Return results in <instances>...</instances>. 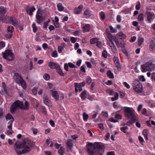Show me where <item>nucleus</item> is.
<instances>
[{"label":"nucleus","mask_w":155,"mask_h":155,"mask_svg":"<svg viewBox=\"0 0 155 155\" xmlns=\"http://www.w3.org/2000/svg\"><path fill=\"white\" fill-rule=\"evenodd\" d=\"M123 85L125 86V87H126L127 88L129 89L130 88V87L129 85L126 82H124L123 83Z\"/></svg>","instance_id":"5fc2aeb1"},{"label":"nucleus","mask_w":155,"mask_h":155,"mask_svg":"<svg viewBox=\"0 0 155 155\" xmlns=\"http://www.w3.org/2000/svg\"><path fill=\"white\" fill-rule=\"evenodd\" d=\"M41 10L39 9L38 10L36 15V21L38 24H40L42 21L43 18L42 17Z\"/></svg>","instance_id":"9b49d317"},{"label":"nucleus","mask_w":155,"mask_h":155,"mask_svg":"<svg viewBox=\"0 0 155 155\" xmlns=\"http://www.w3.org/2000/svg\"><path fill=\"white\" fill-rule=\"evenodd\" d=\"M124 113L125 117L128 119H137L135 112L132 108L125 107Z\"/></svg>","instance_id":"20e7f679"},{"label":"nucleus","mask_w":155,"mask_h":155,"mask_svg":"<svg viewBox=\"0 0 155 155\" xmlns=\"http://www.w3.org/2000/svg\"><path fill=\"white\" fill-rule=\"evenodd\" d=\"M32 27L33 28V31L34 32H36L37 30V27L36 26L35 24V23H33L32 25Z\"/></svg>","instance_id":"c03bdc74"},{"label":"nucleus","mask_w":155,"mask_h":155,"mask_svg":"<svg viewBox=\"0 0 155 155\" xmlns=\"http://www.w3.org/2000/svg\"><path fill=\"white\" fill-rule=\"evenodd\" d=\"M6 9L5 8H4V7H1L0 8V15H3L6 13Z\"/></svg>","instance_id":"a878e982"},{"label":"nucleus","mask_w":155,"mask_h":155,"mask_svg":"<svg viewBox=\"0 0 155 155\" xmlns=\"http://www.w3.org/2000/svg\"><path fill=\"white\" fill-rule=\"evenodd\" d=\"M138 140L140 143L141 144L143 143V142L144 141V140L143 138L140 136H139L138 137Z\"/></svg>","instance_id":"680f3d73"},{"label":"nucleus","mask_w":155,"mask_h":155,"mask_svg":"<svg viewBox=\"0 0 155 155\" xmlns=\"http://www.w3.org/2000/svg\"><path fill=\"white\" fill-rule=\"evenodd\" d=\"M83 116L84 120L85 121H87L89 117L88 114L84 112L83 114Z\"/></svg>","instance_id":"473e14b6"},{"label":"nucleus","mask_w":155,"mask_h":155,"mask_svg":"<svg viewBox=\"0 0 155 155\" xmlns=\"http://www.w3.org/2000/svg\"><path fill=\"white\" fill-rule=\"evenodd\" d=\"M37 88L36 87L34 88L32 91V93L33 94L35 95H36L37 94Z\"/></svg>","instance_id":"69168bd1"},{"label":"nucleus","mask_w":155,"mask_h":155,"mask_svg":"<svg viewBox=\"0 0 155 155\" xmlns=\"http://www.w3.org/2000/svg\"><path fill=\"white\" fill-rule=\"evenodd\" d=\"M155 47V44L153 42V41L152 40L150 42L149 45V49L150 51H152Z\"/></svg>","instance_id":"393cba45"},{"label":"nucleus","mask_w":155,"mask_h":155,"mask_svg":"<svg viewBox=\"0 0 155 155\" xmlns=\"http://www.w3.org/2000/svg\"><path fill=\"white\" fill-rule=\"evenodd\" d=\"M144 41V38H140L138 40V45L139 46H140L142 43Z\"/></svg>","instance_id":"e433bc0d"},{"label":"nucleus","mask_w":155,"mask_h":155,"mask_svg":"<svg viewBox=\"0 0 155 155\" xmlns=\"http://www.w3.org/2000/svg\"><path fill=\"white\" fill-rule=\"evenodd\" d=\"M107 93L110 95H112L114 92V90L111 89H107L106 91Z\"/></svg>","instance_id":"ea45409f"},{"label":"nucleus","mask_w":155,"mask_h":155,"mask_svg":"<svg viewBox=\"0 0 155 155\" xmlns=\"http://www.w3.org/2000/svg\"><path fill=\"white\" fill-rule=\"evenodd\" d=\"M46 144L49 145L50 144V146L52 147L53 146V143L51 141L50 139H47L46 141Z\"/></svg>","instance_id":"58836bf2"},{"label":"nucleus","mask_w":155,"mask_h":155,"mask_svg":"<svg viewBox=\"0 0 155 155\" xmlns=\"http://www.w3.org/2000/svg\"><path fill=\"white\" fill-rule=\"evenodd\" d=\"M117 47H120L122 48L124 47V42H121L119 43V42L117 41Z\"/></svg>","instance_id":"2f4dec72"},{"label":"nucleus","mask_w":155,"mask_h":155,"mask_svg":"<svg viewBox=\"0 0 155 155\" xmlns=\"http://www.w3.org/2000/svg\"><path fill=\"white\" fill-rule=\"evenodd\" d=\"M121 50H122V52L124 53L125 54L126 56H128V53H127L125 48H124V47L122 48Z\"/></svg>","instance_id":"bf43d9fd"},{"label":"nucleus","mask_w":155,"mask_h":155,"mask_svg":"<svg viewBox=\"0 0 155 155\" xmlns=\"http://www.w3.org/2000/svg\"><path fill=\"white\" fill-rule=\"evenodd\" d=\"M86 148L89 155H103L104 152V146L100 142H96L94 144L88 142Z\"/></svg>","instance_id":"f257e3e1"},{"label":"nucleus","mask_w":155,"mask_h":155,"mask_svg":"<svg viewBox=\"0 0 155 155\" xmlns=\"http://www.w3.org/2000/svg\"><path fill=\"white\" fill-rule=\"evenodd\" d=\"M139 79L141 81L144 82L146 81L143 75H141L139 77Z\"/></svg>","instance_id":"603ef678"},{"label":"nucleus","mask_w":155,"mask_h":155,"mask_svg":"<svg viewBox=\"0 0 155 155\" xmlns=\"http://www.w3.org/2000/svg\"><path fill=\"white\" fill-rule=\"evenodd\" d=\"M148 130H143L142 134L146 140H148L147 135L148 134Z\"/></svg>","instance_id":"7c9ffc66"},{"label":"nucleus","mask_w":155,"mask_h":155,"mask_svg":"<svg viewBox=\"0 0 155 155\" xmlns=\"http://www.w3.org/2000/svg\"><path fill=\"white\" fill-rule=\"evenodd\" d=\"M133 89L137 92L141 93L142 91V86L138 81L134 82L133 83Z\"/></svg>","instance_id":"1a4fd4ad"},{"label":"nucleus","mask_w":155,"mask_h":155,"mask_svg":"<svg viewBox=\"0 0 155 155\" xmlns=\"http://www.w3.org/2000/svg\"><path fill=\"white\" fill-rule=\"evenodd\" d=\"M119 95L120 97L121 98H123L125 96V93L124 92L121 91H120L119 92Z\"/></svg>","instance_id":"13d9d810"},{"label":"nucleus","mask_w":155,"mask_h":155,"mask_svg":"<svg viewBox=\"0 0 155 155\" xmlns=\"http://www.w3.org/2000/svg\"><path fill=\"white\" fill-rule=\"evenodd\" d=\"M96 45L99 48H102L103 46V44L101 41H99V40H98L96 44Z\"/></svg>","instance_id":"4c0bfd02"},{"label":"nucleus","mask_w":155,"mask_h":155,"mask_svg":"<svg viewBox=\"0 0 155 155\" xmlns=\"http://www.w3.org/2000/svg\"><path fill=\"white\" fill-rule=\"evenodd\" d=\"M50 91L51 92L52 97L56 101H58L59 99V96L57 91L52 90H51Z\"/></svg>","instance_id":"2eb2a0df"},{"label":"nucleus","mask_w":155,"mask_h":155,"mask_svg":"<svg viewBox=\"0 0 155 155\" xmlns=\"http://www.w3.org/2000/svg\"><path fill=\"white\" fill-rule=\"evenodd\" d=\"M138 19L140 21H143V14H140L139 15Z\"/></svg>","instance_id":"de8ad7c7"},{"label":"nucleus","mask_w":155,"mask_h":155,"mask_svg":"<svg viewBox=\"0 0 155 155\" xmlns=\"http://www.w3.org/2000/svg\"><path fill=\"white\" fill-rule=\"evenodd\" d=\"M121 16L120 15H117V21L120 22L121 21Z\"/></svg>","instance_id":"e2e57ef3"},{"label":"nucleus","mask_w":155,"mask_h":155,"mask_svg":"<svg viewBox=\"0 0 155 155\" xmlns=\"http://www.w3.org/2000/svg\"><path fill=\"white\" fill-rule=\"evenodd\" d=\"M101 114L104 117H107L108 116V112L105 111H103L102 112Z\"/></svg>","instance_id":"09e8293b"},{"label":"nucleus","mask_w":155,"mask_h":155,"mask_svg":"<svg viewBox=\"0 0 155 155\" xmlns=\"http://www.w3.org/2000/svg\"><path fill=\"white\" fill-rule=\"evenodd\" d=\"M145 63L149 70V71H151L154 70L155 68V64H154L152 61L147 62Z\"/></svg>","instance_id":"f8f14e48"},{"label":"nucleus","mask_w":155,"mask_h":155,"mask_svg":"<svg viewBox=\"0 0 155 155\" xmlns=\"http://www.w3.org/2000/svg\"><path fill=\"white\" fill-rule=\"evenodd\" d=\"M43 100L44 103L46 105L48 104V100L46 96L45 95H44L43 97Z\"/></svg>","instance_id":"c9c22d12"},{"label":"nucleus","mask_w":155,"mask_h":155,"mask_svg":"<svg viewBox=\"0 0 155 155\" xmlns=\"http://www.w3.org/2000/svg\"><path fill=\"white\" fill-rule=\"evenodd\" d=\"M137 121V119H130V120L128 121L127 123V125L128 126L131 125L133 124L134 123L135 121Z\"/></svg>","instance_id":"cd10ccee"},{"label":"nucleus","mask_w":155,"mask_h":155,"mask_svg":"<svg viewBox=\"0 0 155 155\" xmlns=\"http://www.w3.org/2000/svg\"><path fill=\"white\" fill-rule=\"evenodd\" d=\"M14 148L17 154L20 155L29 152L32 149V144L29 141L25 139L19 144L16 142L15 143Z\"/></svg>","instance_id":"f03ea898"},{"label":"nucleus","mask_w":155,"mask_h":155,"mask_svg":"<svg viewBox=\"0 0 155 155\" xmlns=\"http://www.w3.org/2000/svg\"><path fill=\"white\" fill-rule=\"evenodd\" d=\"M63 48V47H62L61 46H59L58 47V50L59 53H61L62 52V51Z\"/></svg>","instance_id":"4d7b16f0"},{"label":"nucleus","mask_w":155,"mask_h":155,"mask_svg":"<svg viewBox=\"0 0 155 155\" xmlns=\"http://www.w3.org/2000/svg\"><path fill=\"white\" fill-rule=\"evenodd\" d=\"M81 97L82 100L85 99L86 97V91H83L81 94Z\"/></svg>","instance_id":"c756f323"},{"label":"nucleus","mask_w":155,"mask_h":155,"mask_svg":"<svg viewBox=\"0 0 155 155\" xmlns=\"http://www.w3.org/2000/svg\"><path fill=\"white\" fill-rule=\"evenodd\" d=\"M106 155H115V152L114 151H110L108 152Z\"/></svg>","instance_id":"774afa93"},{"label":"nucleus","mask_w":155,"mask_h":155,"mask_svg":"<svg viewBox=\"0 0 155 155\" xmlns=\"http://www.w3.org/2000/svg\"><path fill=\"white\" fill-rule=\"evenodd\" d=\"M140 68L141 71L143 72L149 71V70L145 63L141 65Z\"/></svg>","instance_id":"6ab92c4d"},{"label":"nucleus","mask_w":155,"mask_h":155,"mask_svg":"<svg viewBox=\"0 0 155 155\" xmlns=\"http://www.w3.org/2000/svg\"><path fill=\"white\" fill-rule=\"evenodd\" d=\"M83 85L81 83L78 84L75 83L74 84V86L75 87V91L76 92H77L78 91H81L82 90V88L81 85Z\"/></svg>","instance_id":"dca6fc26"},{"label":"nucleus","mask_w":155,"mask_h":155,"mask_svg":"<svg viewBox=\"0 0 155 155\" xmlns=\"http://www.w3.org/2000/svg\"><path fill=\"white\" fill-rule=\"evenodd\" d=\"M83 6L82 5H79L78 7L75 8L74 9V12L76 14L78 15L82 12Z\"/></svg>","instance_id":"4468645a"},{"label":"nucleus","mask_w":155,"mask_h":155,"mask_svg":"<svg viewBox=\"0 0 155 155\" xmlns=\"http://www.w3.org/2000/svg\"><path fill=\"white\" fill-rule=\"evenodd\" d=\"M102 56L104 58H106L107 56V53L106 51H103L102 53Z\"/></svg>","instance_id":"3c124183"},{"label":"nucleus","mask_w":155,"mask_h":155,"mask_svg":"<svg viewBox=\"0 0 155 155\" xmlns=\"http://www.w3.org/2000/svg\"><path fill=\"white\" fill-rule=\"evenodd\" d=\"M77 40V38L72 37L71 38V41L73 43H75Z\"/></svg>","instance_id":"6e6d98bb"},{"label":"nucleus","mask_w":155,"mask_h":155,"mask_svg":"<svg viewBox=\"0 0 155 155\" xmlns=\"http://www.w3.org/2000/svg\"><path fill=\"white\" fill-rule=\"evenodd\" d=\"M12 123L13 122H8L9 125L8 126V128L10 130H12Z\"/></svg>","instance_id":"8fccbe9b"},{"label":"nucleus","mask_w":155,"mask_h":155,"mask_svg":"<svg viewBox=\"0 0 155 155\" xmlns=\"http://www.w3.org/2000/svg\"><path fill=\"white\" fill-rule=\"evenodd\" d=\"M67 145L68 147L70 148L72 147L73 144L72 140L71 139H69L68 140Z\"/></svg>","instance_id":"72a5a7b5"},{"label":"nucleus","mask_w":155,"mask_h":155,"mask_svg":"<svg viewBox=\"0 0 155 155\" xmlns=\"http://www.w3.org/2000/svg\"><path fill=\"white\" fill-rule=\"evenodd\" d=\"M142 114L145 116L147 117L149 116V114L147 112V110L146 108H143L142 110Z\"/></svg>","instance_id":"f704fd0d"},{"label":"nucleus","mask_w":155,"mask_h":155,"mask_svg":"<svg viewBox=\"0 0 155 155\" xmlns=\"http://www.w3.org/2000/svg\"><path fill=\"white\" fill-rule=\"evenodd\" d=\"M51 56L53 57H56L57 56V52L56 51H54L52 53Z\"/></svg>","instance_id":"864d4df0"},{"label":"nucleus","mask_w":155,"mask_h":155,"mask_svg":"<svg viewBox=\"0 0 155 155\" xmlns=\"http://www.w3.org/2000/svg\"><path fill=\"white\" fill-rule=\"evenodd\" d=\"M107 35L108 38L109 39V44L111 48L112 52L114 53H116V48L114 44V41H113L112 40L113 37L112 35L109 32L107 31Z\"/></svg>","instance_id":"0eeeda50"},{"label":"nucleus","mask_w":155,"mask_h":155,"mask_svg":"<svg viewBox=\"0 0 155 155\" xmlns=\"http://www.w3.org/2000/svg\"><path fill=\"white\" fill-rule=\"evenodd\" d=\"M48 65L51 69H53L55 68H56L57 67L56 64L52 62H50L48 63Z\"/></svg>","instance_id":"b1692460"},{"label":"nucleus","mask_w":155,"mask_h":155,"mask_svg":"<svg viewBox=\"0 0 155 155\" xmlns=\"http://www.w3.org/2000/svg\"><path fill=\"white\" fill-rule=\"evenodd\" d=\"M0 19L3 22L6 23H7L8 21L9 22L15 27H16L17 26V21L14 16L1 17Z\"/></svg>","instance_id":"39448f33"},{"label":"nucleus","mask_w":155,"mask_h":155,"mask_svg":"<svg viewBox=\"0 0 155 155\" xmlns=\"http://www.w3.org/2000/svg\"><path fill=\"white\" fill-rule=\"evenodd\" d=\"M80 32L77 31L73 32V35L74 36H78L80 34Z\"/></svg>","instance_id":"052dcab7"},{"label":"nucleus","mask_w":155,"mask_h":155,"mask_svg":"<svg viewBox=\"0 0 155 155\" xmlns=\"http://www.w3.org/2000/svg\"><path fill=\"white\" fill-rule=\"evenodd\" d=\"M101 19L102 20H104L105 17V15L103 12H101L100 14Z\"/></svg>","instance_id":"a19ab883"},{"label":"nucleus","mask_w":155,"mask_h":155,"mask_svg":"<svg viewBox=\"0 0 155 155\" xmlns=\"http://www.w3.org/2000/svg\"><path fill=\"white\" fill-rule=\"evenodd\" d=\"M147 20L149 23H151L155 18V16L153 13L151 12H147L146 13Z\"/></svg>","instance_id":"9d476101"},{"label":"nucleus","mask_w":155,"mask_h":155,"mask_svg":"<svg viewBox=\"0 0 155 155\" xmlns=\"http://www.w3.org/2000/svg\"><path fill=\"white\" fill-rule=\"evenodd\" d=\"M64 149L62 148L61 147L60 150H58V153L61 155H62L63 154L64 152Z\"/></svg>","instance_id":"49530a36"},{"label":"nucleus","mask_w":155,"mask_h":155,"mask_svg":"<svg viewBox=\"0 0 155 155\" xmlns=\"http://www.w3.org/2000/svg\"><path fill=\"white\" fill-rule=\"evenodd\" d=\"M14 78L16 83L20 85L24 89H25L26 85L25 82L21 75L17 73H15Z\"/></svg>","instance_id":"423d86ee"},{"label":"nucleus","mask_w":155,"mask_h":155,"mask_svg":"<svg viewBox=\"0 0 155 155\" xmlns=\"http://www.w3.org/2000/svg\"><path fill=\"white\" fill-rule=\"evenodd\" d=\"M84 15L85 18H89L91 15L90 11L88 10H86L84 12Z\"/></svg>","instance_id":"412c9836"},{"label":"nucleus","mask_w":155,"mask_h":155,"mask_svg":"<svg viewBox=\"0 0 155 155\" xmlns=\"http://www.w3.org/2000/svg\"><path fill=\"white\" fill-rule=\"evenodd\" d=\"M6 118L7 121L10 120L9 122H13L14 121V118L10 114H7L6 116Z\"/></svg>","instance_id":"4be33fe9"},{"label":"nucleus","mask_w":155,"mask_h":155,"mask_svg":"<svg viewBox=\"0 0 155 155\" xmlns=\"http://www.w3.org/2000/svg\"><path fill=\"white\" fill-rule=\"evenodd\" d=\"M4 58L8 61H12L13 60L14 57L11 50H6L3 53Z\"/></svg>","instance_id":"6e6552de"},{"label":"nucleus","mask_w":155,"mask_h":155,"mask_svg":"<svg viewBox=\"0 0 155 155\" xmlns=\"http://www.w3.org/2000/svg\"><path fill=\"white\" fill-rule=\"evenodd\" d=\"M29 106V104L26 101L25 102V105H23V103L18 100L16 101L12 105L10 108V111L12 113H14L15 111L18 108H20L21 109H28Z\"/></svg>","instance_id":"7ed1b4c3"},{"label":"nucleus","mask_w":155,"mask_h":155,"mask_svg":"<svg viewBox=\"0 0 155 155\" xmlns=\"http://www.w3.org/2000/svg\"><path fill=\"white\" fill-rule=\"evenodd\" d=\"M43 78L46 81L50 79L49 75L47 74H45L43 76Z\"/></svg>","instance_id":"79ce46f5"},{"label":"nucleus","mask_w":155,"mask_h":155,"mask_svg":"<svg viewBox=\"0 0 155 155\" xmlns=\"http://www.w3.org/2000/svg\"><path fill=\"white\" fill-rule=\"evenodd\" d=\"M107 74L108 77L110 78H113L114 77L113 74L110 71L107 72Z\"/></svg>","instance_id":"37998d69"},{"label":"nucleus","mask_w":155,"mask_h":155,"mask_svg":"<svg viewBox=\"0 0 155 155\" xmlns=\"http://www.w3.org/2000/svg\"><path fill=\"white\" fill-rule=\"evenodd\" d=\"M91 28V26L90 24H86L82 27L83 32H88Z\"/></svg>","instance_id":"a211bd4d"},{"label":"nucleus","mask_w":155,"mask_h":155,"mask_svg":"<svg viewBox=\"0 0 155 155\" xmlns=\"http://www.w3.org/2000/svg\"><path fill=\"white\" fill-rule=\"evenodd\" d=\"M56 69L57 72L61 76H64V74L63 73L62 70L61 69L59 65H58L56 67Z\"/></svg>","instance_id":"5701e85b"},{"label":"nucleus","mask_w":155,"mask_h":155,"mask_svg":"<svg viewBox=\"0 0 155 155\" xmlns=\"http://www.w3.org/2000/svg\"><path fill=\"white\" fill-rule=\"evenodd\" d=\"M35 8L34 7H32L28 8L26 10V11L28 14H29L30 15H32V12L35 11Z\"/></svg>","instance_id":"aec40b11"},{"label":"nucleus","mask_w":155,"mask_h":155,"mask_svg":"<svg viewBox=\"0 0 155 155\" xmlns=\"http://www.w3.org/2000/svg\"><path fill=\"white\" fill-rule=\"evenodd\" d=\"M117 69L119 71H120L121 70V68L120 66V64L119 63V60L117 59Z\"/></svg>","instance_id":"a18cd8bd"},{"label":"nucleus","mask_w":155,"mask_h":155,"mask_svg":"<svg viewBox=\"0 0 155 155\" xmlns=\"http://www.w3.org/2000/svg\"><path fill=\"white\" fill-rule=\"evenodd\" d=\"M135 8L137 10H139L140 9V2H138V4L137 5H136Z\"/></svg>","instance_id":"338daca9"},{"label":"nucleus","mask_w":155,"mask_h":155,"mask_svg":"<svg viewBox=\"0 0 155 155\" xmlns=\"http://www.w3.org/2000/svg\"><path fill=\"white\" fill-rule=\"evenodd\" d=\"M32 131H33V134L36 135L37 134L38 132L37 129L35 128H32Z\"/></svg>","instance_id":"0e129e2a"},{"label":"nucleus","mask_w":155,"mask_h":155,"mask_svg":"<svg viewBox=\"0 0 155 155\" xmlns=\"http://www.w3.org/2000/svg\"><path fill=\"white\" fill-rule=\"evenodd\" d=\"M14 28L13 27H10L8 26L7 28V34L6 35V37L7 38H11L12 35V33L13 31Z\"/></svg>","instance_id":"ddd939ff"},{"label":"nucleus","mask_w":155,"mask_h":155,"mask_svg":"<svg viewBox=\"0 0 155 155\" xmlns=\"http://www.w3.org/2000/svg\"><path fill=\"white\" fill-rule=\"evenodd\" d=\"M126 36L122 31H120L117 34V38L119 39H124L126 38Z\"/></svg>","instance_id":"f3484780"},{"label":"nucleus","mask_w":155,"mask_h":155,"mask_svg":"<svg viewBox=\"0 0 155 155\" xmlns=\"http://www.w3.org/2000/svg\"><path fill=\"white\" fill-rule=\"evenodd\" d=\"M57 7L58 10L60 11H63L64 9V7L62 5L61 3H59L57 5Z\"/></svg>","instance_id":"c85d7f7f"},{"label":"nucleus","mask_w":155,"mask_h":155,"mask_svg":"<svg viewBox=\"0 0 155 155\" xmlns=\"http://www.w3.org/2000/svg\"><path fill=\"white\" fill-rule=\"evenodd\" d=\"M98 40H99V39L97 38H91L90 40V43L91 44H96Z\"/></svg>","instance_id":"bb28decb"}]
</instances>
